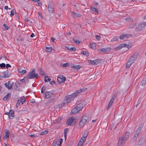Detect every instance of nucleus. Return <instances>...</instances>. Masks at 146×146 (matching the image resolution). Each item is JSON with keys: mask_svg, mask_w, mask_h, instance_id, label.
<instances>
[{"mask_svg": "<svg viewBox=\"0 0 146 146\" xmlns=\"http://www.w3.org/2000/svg\"><path fill=\"white\" fill-rule=\"evenodd\" d=\"M111 48L109 47H106L98 49V51L100 53L106 52L110 51Z\"/></svg>", "mask_w": 146, "mask_h": 146, "instance_id": "nucleus-9", "label": "nucleus"}, {"mask_svg": "<svg viewBox=\"0 0 146 146\" xmlns=\"http://www.w3.org/2000/svg\"><path fill=\"white\" fill-rule=\"evenodd\" d=\"M142 140H143L142 139H140L139 140V141H138V144L137 145H136V146H140L141 144Z\"/></svg>", "mask_w": 146, "mask_h": 146, "instance_id": "nucleus-42", "label": "nucleus"}, {"mask_svg": "<svg viewBox=\"0 0 146 146\" xmlns=\"http://www.w3.org/2000/svg\"><path fill=\"white\" fill-rule=\"evenodd\" d=\"M50 79L49 78L48 76L45 77V81L46 82H48L50 81Z\"/></svg>", "mask_w": 146, "mask_h": 146, "instance_id": "nucleus-46", "label": "nucleus"}, {"mask_svg": "<svg viewBox=\"0 0 146 146\" xmlns=\"http://www.w3.org/2000/svg\"><path fill=\"white\" fill-rule=\"evenodd\" d=\"M129 133L128 132H127L124 134L122 137L126 140L129 137Z\"/></svg>", "mask_w": 146, "mask_h": 146, "instance_id": "nucleus-25", "label": "nucleus"}, {"mask_svg": "<svg viewBox=\"0 0 146 146\" xmlns=\"http://www.w3.org/2000/svg\"><path fill=\"white\" fill-rule=\"evenodd\" d=\"M27 76L29 79H34L35 78H37L38 74L37 73H35V70L33 69L31 72L28 74Z\"/></svg>", "mask_w": 146, "mask_h": 146, "instance_id": "nucleus-2", "label": "nucleus"}, {"mask_svg": "<svg viewBox=\"0 0 146 146\" xmlns=\"http://www.w3.org/2000/svg\"><path fill=\"white\" fill-rule=\"evenodd\" d=\"M133 60H132V59L129 58V59L128 61L127 64L126 68H129L131 66L133 63L134 61Z\"/></svg>", "mask_w": 146, "mask_h": 146, "instance_id": "nucleus-15", "label": "nucleus"}, {"mask_svg": "<svg viewBox=\"0 0 146 146\" xmlns=\"http://www.w3.org/2000/svg\"><path fill=\"white\" fill-rule=\"evenodd\" d=\"M71 13L73 15L77 17H80L81 16L80 14L75 12L72 11Z\"/></svg>", "mask_w": 146, "mask_h": 146, "instance_id": "nucleus-28", "label": "nucleus"}, {"mask_svg": "<svg viewBox=\"0 0 146 146\" xmlns=\"http://www.w3.org/2000/svg\"><path fill=\"white\" fill-rule=\"evenodd\" d=\"M120 92L118 91L115 92L113 94L111 98L112 99L114 100L119 95H120Z\"/></svg>", "mask_w": 146, "mask_h": 146, "instance_id": "nucleus-20", "label": "nucleus"}, {"mask_svg": "<svg viewBox=\"0 0 146 146\" xmlns=\"http://www.w3.org/2000/svg\"><path fill=\"white\" fill-rule=\"evenodd\" d=\"M66 80L65 77L63 76H62L61 77H58L57 79L58 82L59 84H61L62 82L64 83Z\"/></svg>", "mask_w": 146, "mask_h": 146, "instance_id": "nucleus-11", "label": "nucleus"}, {"mask_svg": "<svg viewBox=\"0 0 146 146\" xmlns=\"http://www.w3.org/2000/svg\"><path fill=\"white\" fill-rule=\"evenodd\" d=\"M113 103V101L110 100V102H109V104L108 105V106L107 108V109L108 110L109 109V108H110V107L112 105Z\"/></svg>", "mask_w": 146, "mask_h": 146, "instance_id": "nucleus-36", "label": "nucleus"}, {"mask_svg": "<svg viewBox=\"0 0 146 146\" xmlns=\"http://www.w3.org/2000/svg\"><path fill=\"white\" fill-rule=\"evenodd\" d=\"M66 104H67L66 103H65V102H64V101L63 103L61 104L60 106V108H61L62 107H63L65 105H66Z\"/></svg>", "mask_w": 146, "mask_h": 146, "instance_id": "nucleus-56", "label": "nucleus"}, {"mask_svg": "<svg viewBox=\"0 0 146 146\" xmlns=\"http://www.w3.org/2000/svg\"><path fill=\"white\" fill-rule=\"evenodd\" d=\"M146 84V78H143L142 81L141 83L142 86H144Z\"/></svg>", "mask_w": 146, "mask_h": 146, "instance_id": "nucleus-30", "label": "nucleus"}, {"mask_svg": "<svg viewBox=\"0 0 146 146\" xmlns=\"http://www.w3.org/2000/svg\"><path fill=\"white\" fill-rule=\"evenodd\" d=\"M3 26L6 30H8L9 28V27L8 26H7L6 24H4L3 25Z\"/></svg>", "mask_w": 146, "mask_h": 146, "instance_id": "nucleus-52", "label": "nucleus"}, {"mask_svg": "<svg viewBox=\"0 0 146 146\" xmlns=\"http://www.w3.org/2000/svg\"><path fill=\"white\" fill-rule=\"evenodd\" d=\"M119 38L118 37L115 36L111 39V41H115L117 40Z\"/></svg>", "mask_w": 146, "mask_h": 146, "instance_id": "nucleus-40", "label": "nucleus"}, {"mask_svg": "<svg viewBox=\"0 0 146 146\" xmlns=\"http://www.w3.org/2000/svg\"><path fill=\"white\" fill-rule=\"evenodd\" d=\"M71 67L72 68H73L74 70H78L81 67V66L79 65H75L74 64L71 65Z\"/></svg>", "mask_w": 146, "mask_h": 146, "instance_id": "nucleus-17", "label": "nucleus"}, {"mask_svg": "<svg viewBox=\"0 0 146 146\" xmlns=\"http://www.w3.org/2000/svg\"><path fill=\"white\" fill-rule=\"evenodd\" d=\"M115 127V124L113 123H112L111 124L110 127V128L112 130V129H113V128H114Z\"/></svg>", "mask_w": 146, "mask_h": 146, "instance_id": "nucleus-54", "label": "nucleus"}, {"mask_svg": "<svg viewBox=\"0 0 146 146\" xmlns=\"http://www.w3.org/2000/svg\"><path fill=\"white\" fill-rule=\"evenodd\" d=\"M19 101L21 102H20L22 104H23V103L25 102V99L23 97H21L20 100H19Z\"/></svg>", "mask_w": 146, "mask_h": 146, "instance_id": "nucleus-35", "label": "nucleus"}, {"mask_svg": "<svg viewBox=\"0 0 146 146\" xmlns=\"http://www.w3.org/2000/svg\"><path fill=\"white\" fill-rule=\"evenodd\" d=\"M48 7L49 12L50 13H52L54 9L53 7V3H51L50 4H48Z\"/></svg>", "mask_w": 146, "mask_h": 146, "instance_id": "nucleus-13", "label": "nucleus"}, {"mask_svg": "<svg viewBox=\"0 0 146 146\" xmlns=\"http://www.w3.org/2000/svg\"><path fill=\"white\" fill-rule=\"evenodd\" d=\"M65 47L67 48L68 50L70 51H75L76 50V48L75 47H70V46L68 45H66L65 46Z\"/></svg>", "mask_w": 146, "mask_h": 146, "instance_id": "nucleus-19", "label": "nucleus"}, {"mask_svg": "<svg viewBox=\"0 0 146 146\" xmlns=\"http://www.w3.org/2000/svg\"><path fill=\"white\" fill-rule=\"evenodd\" d=\"M145 26V23H142L139 24L138 26L136 27L135 29V31L137 32L141 31L144 28Z\"/></svg>", "mask_w": 146, "mask_h": 146, "instance_id": "nucleus-6", "label": "nucleus"}, {"mask_svg": "<svg viewBox=\"0 0 146 146\" xmlns=\"http://www.w3.org/2000/svg\"><path fill=\"white\" fill-rule=\"evenodd\" d=\"M88 118L86 115H84L79 123V127L81 128L83 127L86 122L88 121Z\"/></svg>", "mask_w": 146, "mask_h": 146, "instance_id": "nucleus-1", "label": "nucleus"}, {"mask_svg": "<svg viewBox=\"0 0 146 146\" xmlns=\"http://www.w3.org/2000/svg\"><path fill=\"white\" fill-rule=\"evenodd\" d=\"M91 10L92 11H93L96 13H98V9H97L96 8L93 7L91 6Z\"/></svg>", "mask_w": 146, "mask_h": 146, "instance_id": "nucleus-31", "label": "nucleus"}, {"mask_svg": "<svg viewBox=\"0 0 146 146\" xmlns=\"http://www.w3.org/2000/svg\"><path fill=\"white\" fill-rule=\"evenodd\" d=\"M11 97V94L8 93L3 98V100L6 101L8 98H10Z\"/></svg>", "mask_w": 146, "mask_h": 146, "instance_id": "nucleus-27", "label": "nucleus"}, {"mask_svg": "<svg viewBox=\"0 0 146 146\" xmlns=\"http://www.w3.org/2000/svg\"><path fill=\"white\" fill-rule=\"evenodd\" d=\"M29 135L30 137H34L35 136L34 134H30Z\"/></svg>", "mask_w": 146, "mask_h": 146, "instance_id": "nucleus-64", "label": "nucleus"}, {"mask_svg": "<svg viewBox=\"0 0 146 146\" xmlns=\"http://www.w3.org/2000/svg\"><path fill=\"white\" fill-rule=\"evenodd\" d=\"M82 54L85 56H89V53L88 52L83 51L82 52Z\"/></svg>", "mask_w": 146, "mask_h": 146, "instance_id": "nucleus-43", "label": "nucleus"}, {"mask_svg": "<svg viewBox=\"0 0 146 146\" xmlns=\"http://www.w3.org/2000/svg\"><path fill=\"white\" fill-rule=\"evenodd\" d=\"M138 56V53H135L133 56H131L130 58L132 59V60H133V61H134L137 58Z\"/></svg>", "mask_w": 146, "mask_h": 146, "instance_id": "nucleus-21", "label": "nucleus"}, {"mask_svg": "<svg viewBox=\"0 0 146 146\" xmlns=\"http://www.w3.org/2000/svg\"><path fill=\"white\" fill-rule=\"evenodd\" d=\"M46 51L48 52H50L52 50V49L51 47H46Z\"/></svg>", "mask_w": 146, "mask_h": 146, "instance_id": "nucleus-38", "label": "nucleus"}, {"mask_svg": "<svg viewBox=\"0 0 146 146\" xmlns=\"http://www.w3.org/2000/svg\"><path fill=\"white\" fill-rule=\"evenodd\" d=\"M84 143V141H81L80 140V141H79L78 144L77 146H81Z\"/></svg>", "mask_w": 146, "mask_h": 146, "instance_id": "nucleus-49", "label": "nucleus"}, {"mask_svg": "<svg viewBox=\"0 0 146 146\" xmlns=\"http://www.w3.org/2000/svg\"><path fill=\"white\" fill-rule=\"evenodd\" d=\"M80 110L76 106L72 110L71 112L73 114H76L80 111Z\"/></svg>", "mask_w": 146, "mask_h": 146, "instance_id": "nucleus-18", "label": "nucleus"}, {"mask_svg": "<svg viewBox=\"0 0 146 146\" xmlns=\"http://www.w3.org/2000/svg\"><path fill=\"white\" fill-rule=\"evenodd\" d=\"M88 134V133H87V132H86V133L85 132V133L84 134L82 137L85 139H86V138Z\"/></svg>", "mask_w": 146, "mask_h": 146, "instance_id": "nucleus-44", "label": "nucleus"}, {"mask_svg": "<svg viewBox=\"0 0 146 146\" xmlns=\"http://www.w3.org/2000/svg\"><path fill=\"white\" fill-rule=\"evenodd\" d=\"M6 66L5 64L4 63H2L0 64V67L1 68H4Z\"/></svg>", "mask_w": 146, "mask_h": 146, "instance_id": "nucleus-53", "label": "nucleus"}, {"mask_svg": "<svg viewBox=\"0 0 146 146\" xmlns=\"http://www.w3.org/2000/svg\"><path fill=\"white\" fill-rule=\"evenodd\" d=\"M76 120L73 117L69 118L67 120V124L69 126H73L75 124Z\"/></svg>", "mask_w": 146, "mask_h": 146, "instance_id": "nucleus-4", "label": "nucleus"}, {"mask_svg": "<svg viewBox=\"0 0 146 146\" xmlns=\"http://www.w3.org/2000/svg\"><path fill=\"white\" fill-rule=\"evenodd\" d=\"M68 64L67 63H64L62 64V66L64 67H66L68 66Z\"/></svg>", "mask_w": 146, "mask_h": 146, "instance_id": "nucleus-58", "label": "nucleus"}, {"mask_svg": "<svg viewBox=\"0 0 146 146\" xmlns=\"http://www.w3.org/2000/svg\"><path fill=\"white\" fill-rule=\"evenodd\" d=\"M30 102L31 103H34L35 102V100H34L33 99H31L30 100Z\"/></svg>", "mask_w": 146, "mask_h": 146, "instance_id": "nucleus-61", "label": "nucleus"}, {"mask_svg": "<svg viewBox=\"0 0 146 146\" xmlns=\"http://www.w3.org/2000/svg\"><path fill=\"white\" fill-rule=\"evenodd\" d=\"M11 73L8 72H4L3 73V78H8L10 76Z\"/></svg>", "mask_w": 146, "mask_h": 146, "instance_id": "nucleus-14", "label": "nucleus"}, {"mask_svg": "<svg viewBox=\"0 0 146 146\" xmlns=\"http://www.w3.org/2000/svg\"><path fill=\"white\" fill-rule=\"evenodd\" d=\"M90 46L91 48L94 49L95 48L96 44L94 43L90 44Z\"/></svg>", "mask_w": 146, "mask_h": 146, "instance_id": "nucleus-37", "label": "nucleus"}, {"mask_svg": "<svg viewBox=\"0 0 146 146\" xmlns=\"http://www.w3.org/2000/svg\"><path fill=\"white\" fill-rule=\"evenodd\" d=\"M4 132L5 135L3 137V139L4 140H5L9 137L10 132L9 130L7 129L5 130Z\"/></svg>", "mask_w": 146, "mask_h": 146, "instance_id": "nucleus-12", "label": "nucleus"}, {"mask_svg": "<svg viewBox=\"0 0 146 146\" xmlns=\"http://www.w3.org/2000/svg\"><path fill=\"white\" fill-rule=\"evenodd\" d=\"M48 132L47 131L45 130L44 131H42L40 134V135H43L47 133H48Z\"/></svg>", "mask_w": 146, "mask_h": 146, "instance_id": "nucleus-41", "label": "nucleus"}, {"mask_svg": "<svg viewBox=\"0 0 146 146\" xmlns=\"http://www.w3.org/2000/svg\"><path fill=\"white\" fill-rule=\"evenodd\" d=\"M143 124H141V125H140L139 127H138V128L137 129L136 132L135 133H136L137 134L139 135V133L140 132V131H141V130L143 126Z\"/></svg>", "mask_w": 146, "mask_h": 146, "instance_id": "nucleus-22", "label": "nucleus"}, {"mask_svg": "<svg viewBox=\"0 0 146 146\" xmlns=\"http://www.w3.org/2000/svg\"><path fill=\"white\" fill-rule=\"evenodd\" d=\"M85 101L83 100L79 101L77 102L76 106L80 110L81 109L85 106Z\"/></svg>", "mask_w": 146, "mask_h": 146, "instance_id": "nucleus-5", "label": "nucleus"}, {"mask_svg": "<svg viewBox=\"0 0 146 146\" xmlns=\"http://www.w3.org/2000/svg\"><path fill=\"white\" fill-rule=\"evenodd\" d=\"M45 95V98H48L50 96V94H51L50 92L49 91H46L44 93Z\"/></svg>", "mask_w": 146, "mask_h": 146, "instance_id": "nucleus-24", "label": "nucleus"}, {"mask_svg": "<svg viewBox=\"0 0 146 146\" xmlns=\"http://www.w3.org/2000/svg\"><path fill=\"white\" fill-rule=\"evenodd\" d=\"M84 143V141H81L80 140V141H79L78 144L77 146H81Z\"/></svg>", "mask_w": 146, "mask_h": 146, "instance_id": "nucleus-48", "label": "nucleus"}, {"mask_svg": "<svg viewBox=\"0 0 146 146\" xmlns=\"http://www.w3.org/2000/svg\"><path fill=\"white\" fill-rule=\"evenodd\" d=\"M13 82L11 81H9L8 82L5 84L6 87L9 90H11L13 84Z\"/></svg>", "mask_w": 146, "mask_h": 146, "instance_id": "nucleus-10", "label": "nucleus"}, {"mask_svg": "<svg viewBox=\"0 0 146 146\" xmlns=\"http://www.w3.org/2000/svg\"><path fill=\"white\" fill-rule=\"evenodd\" d=\"M73 41L75 42L77 44H78L80 43V41L78 40H76L74 38H73Z\"/></svg>", "mask_w": 146, "mask_h": 146, "instance_id": "nucleus-50", "label": "nucleus"}, {"mask_svg": "<svg viewBox=\"0 0 146 146\" xmlns=\"http://www.w3.org/2000/svg\"><path fill=\"white\" fill-rule=\"evenodd\" d=\"M67 130V129L66 128L64 130V136L65 137H66V131Z\"/></svg>", "mask_w": 146, "mask_h": 146, "instance_id": "nucleus-59", "label": "nucleus"}, {"mask_svg": "<svg viewBox=\"0 0 146 146\" xmlns=\"http://www.w3.org/2000/svg\"><path fill=\"white\" fill-rule=\"evenodd\" d=\"M76 94H74V96L72 95H68L66 96L64 100V101L65 103L67 104L68 103H69L72 101L73 100V97L75 96L76 95Z\"/></svg>", "mask_w": 146, "mask_h": 146, "instance_id": "nucleus-3", "label": "nucleus"}, {"mask_svg": "<svg viewBox=\"0 0 146 146\" xmlns=\"http://www.w3.org/2000/svg\"><path fill=\"white\" fill-rule=\"evenodd\" d=\"M128 37V35L127 34L122 35H121L120 36L119 38L121 39H123L125 37L127 38Z\"/></svg>", "mask_w": 146, "mask_h": 146, "instance_id": "nucleus-33", "label": "nucleus"}, {"mask_svg": "<svg viewBox=\"0 0 146 146\" xmlns=\"http://www.w3.org/2000/svg\"><path fill=\"white\" fill-rule=\"evenodd\" d=\"M38 69L40 75L42 76H43L44 73V72L42 69L39 67L38 68Z\"/></svg>", "mask_w": 146, "mask_h": 146, "instance_id": "nucleus-29", "label": "nucleus"}, {"mask_svg": "<svg viewBox=\"0 0 146 146\" xmlns=\"http://www.w3.org/2000/svg\"><path fill=\"white\" fill-rule=\"evenodd\" d=\"M55 82V81L54 80H52L50 82V84L51 85H53Z\"/></svg>", "mask_w": 146, "mask_h": 146, "instance_id": "nucleus-63", "label": "nucleus"}, {"mask_svg": "<svg viewBox=\"0 0 146 146\" xmlns=\"http://www.w3.org/2000/svg\"><path fill=\"white\" fill-rule=\"evenodd\" d=\"M122 45L123 48L125 47L129 49L131 47V46L128 44H122Z\"/></svg>", "mask_w": 146, "mask_h": 146, "instance_id": "nucleus-32", "label": "nucleus"}, {"mask_svg": "<svg viewBox=\"0 0 146 146\" xmlns=\"http://www.w3.org/2000/svg\"><path fill=\"white\" fill-rule=\"evenodd\" d=\"M59 140H57V141H54L52 143V146H60V145H59Z\"/></svg>", "mask_w": 146, "mask_h": 146, "instance_id": "nucleus-26", "label": "nucleus"}, {"mask_svg": "<svg viewBox=\"0 0 146 146\" xmlns=\"http://www.w3.org/2000/svg\"><path fill=\"white\" fill-rule=\"evenodd\" d=\"M126 140L122 137H120L118 140L117 145L118 146H123L124 145Z\"/></svg>", "mask_w": 146, "mask_h": 146, "instance_id": "nucleus-7", "label": "nucleus"}, {"mask_svg": "<svg viewBox=\"0 0 146 146\" xmlns=\"http://www.w3.org/2000/svg\"><path fill=\"white\" fill-rule=\"evenodd\" d=\"M20 101H19V100H18L17 102L16 105V108H18L20 104L21 103Z\"/></svg>", "mask_w": 146, "mask_h": 146, "instance_id": "nucleus-51", "label": "nucleus"}, {"mask_svg": "<svg viewBox=\"0 0 146 146\" xmlns=\"http://www.w3.org/2000/svg\"><path fill=\"white\" fill-rule=\"evenodd\" d=\"M63 119L62 117H60L58 118L56 122L57 123H59L60 122L61 120Z\"/></svg>", "mask_w": 146, "mask_h": 146, "instance_id": "nucleus-45", "label": "nucleus"}, {"mask_svg": "<svg viewBox=\"0 0 146 146\" xmlns=\"http://www.w3.org/2000/svg\"><path fill=\"white\" fill-rule=\"evenodd\" d=\"M101 60L97 59L94 60H89L88 61L89 63L91 64L92 65H97L101 62Z\"/></svg>", "mask_w": 146, "mask_h": 146, "instance_id": "nucleus-8", "label": "nucleus"}, {"mask_svg": "<svg viewBox=\"0 0 146 146\" xmlns=\"http://www.w3.org/2000/svg\"><path fill=\"white\" fill-rule=\"evenodd\" d=\"M84 143V141H81L80 140V141H79L78 144L77 146H81Z\"/></svg>", "mask_w": 146, "mask_h": 146, "instance_id": "nucleus-47", "label": "nucleus"}, {"mask_svg": "<svg viewBox=\"0 0 146 146\" xmlns=\"http://www.w3.org/2000/svg\"><path fill=\"white\" fill-rule=\"evenodd\" d=\"M54 100V98H52L51 99H49L48 100L47 102H46V104H49L51 103L52 102V101H53Z\"/></svg>", "mask_w": 146, "mask_h": 146, "instance_id": "nucleus-39", "label": "nucleus"}, {"mask_svg": "<svg viewBox=\"0 0 146 146\" xmlns=\"http://www.w3.org/2000/svg\"><path fill=\"white\" fill-rule=\"evenodd\" d=\"M96 38L98 40H99L100 39V36L97 35L96 36Z\"/></svg>", "mask_w": 146, "mask_h": 146, "instance_id": "nucleus-57", "label": "nucleus"}, {"mask_svg": "<svg viewBox=\"0 0 146 146\" xmlns=\"http://www.w3.org/2000/svg\"><path fill=\"white\" fill-rule=\"evenodd\" d=\"M123 48L122 45V44H120L117 47L114 48V50H119L121 48Z\"/></svg>", "mask_w": 146, "mask_h": 146, "instance_id": "nucleus-34", "label": "nucleus"}, {"mask_svg": "<svg viewBox=\"0 0 146 146\" xmlns=\"http://www.w3.org/2000/svg\"><path fill=\"white\" fill-rule=\"evenodd\" d=\"M14 111L13 110H11L9 113V117L10 119H13L14 116Z\"/></svg>", "mask_w": 146, "mask_h": 146, "instance_id": "nucleus-16", "label": "nucleus"}, {"mask_svg": "<svg viewBox=\"0 0 146 146\" xmlns=\"http://www.w3.org/2000/svg\"><path fill=\"white\" fill-rule=\"evenodd\" d=\"M14 14V11L13 9H12L10 15L11 16H13Z\"/></svg>", "mask_w": 146, "mask_h": 146, "instance_id": "nucleus-55", "label": "nucleus"}, {"mask_svg": "<svg viewBox=\"0 0 146 146\" xmlns=\"http://www.w3.org/2000/svg\"><path fill=\"white\" fill-rule=\"evenodd\" d=\"M141 100H138L137 104V105L136 106V107H137V106L140 104V102H141Z\"/></svg>", "mask_w": 146, "mask_h": 146, "instance_id": "nucleus-60", "label": "nucleus"}, {"mask_svg": "<svg viewBox=\"0 0 146 146\" xmlns=\"http://www.w3.org/2000/svg\"><path fill=\"white\" fill-rule=\"evenodd\" d=\"M6 66L7 68L8 67H11V65H10L9 64H6Z\"/></svg>", "mask_w": 146, "mask_h": 146, "instance_id": "nucleus-62", "label": "nucleus"}, {"mask_svg": "<svg viewBox=\"0 0 146 146\" xmlns=\"http://www.w3.org/2000/svg\"><path fill=\"white\" fill-rule=\"evenodd\" d=\"M18 72L19 73L23 75L26 73V70H22L21 68L18 69Z\"/></svg>", "mask_w": 146, "mask_h": 146, "instance_id": "nucleus-23", "label": "nucleus"}]
</instances>
